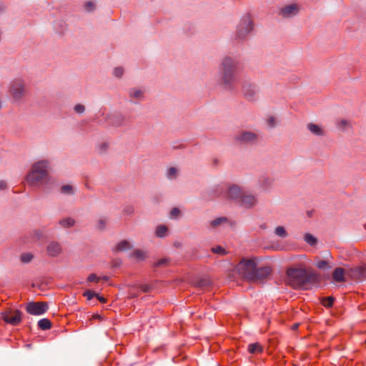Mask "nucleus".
<instances>
[{
  "instance_id": "nucleus-1",
  "label": "nucleus",
  "mask_w": 366,
  "mask_h": 366,
  "mask_svg": "<svg viewBox=\"0 0 366 366\" xmlns=\"http://www.w3.org/2000/svg\"><path fill=\"white\" fill-rule=\"evenodd\" d=\"M287 282L294 289H307L309 284L316 281V274L302 267H291L287 270Z\"/></svg>"
},
{
  "instance_id": "nucleus-2",
  "label": "nucleus",
  "mask_w": 366,
  "mask_h": 366,
  "mask_svg": "<svg viewBox=\"0 0 366 366\" xmlns=\"http://www.w3.org/2000/svg\"><path fill=\"white\" fill-rule=\"evenodd\" d=\"M49 162L41 160L34 163L26 177V182L32 186L43 184L48 178Z\"/></svg>"
},
{
  "instance_id": "nucleus-3",
  "label": "nucleus",
  "mask_w": 366,
  "mask_h": 366,
  "mask_svg": "<svg viewBox=\"0 0 366 366\" xmlns=\"http://www.w3.org/2000/svg\"><path fill=\"white\" fill-rule=\"evenodd\" d=\"M227 197L239 202L244 207L249 208L252 206L251 197L249 195H246L245 192L237 185L229 187Z\"/></svg>"
},
{
  "instance_id": "nucleus-4",
  "label": "nucleus",
  "mask_w": 366,
  "mask_h": 366,
  "mask_svg": "<svg viewBox=\"0 0 366 366\" xmlns=\"http://www.w3.org/2000/svg\"><path fill=\"white\" fill-rule=\"evenodd\" d=\"M222 80L226 86H230L234 80V64L231 58H224L222 61Z\"/></svg>"
},
{
  "instance_id": "nucleus-5",
  "label": "nucleus",
  "mask_w": 366,
  "mask_h": 366,
  "mask_svg": "<svg viewBox=\"0 0 366 366\" xmlns=\"http://www.w3.org/2000/svg\"><path fill=\"white\" fill-rule=\"evenodd\" d=\"M301 6L298 3H291L280 8L278 15L283 19H290L297 16L300 11Z\"/></svg>"
},
{
  "instance_id": "nucleus-6",
  "label": "nucleus",
  "mask_w": 366,
  "mask_h": 366,
  "mask_svg": "<svg viewBox=\"0 0 366 366\" xmlns=\"http://www.w3.org/2000/svg\"><path fill=\"white\" fill-rule=\"evenodd\" d=\"M236 270L242 278L252 280V259H243L236 266Z\"/></svg>"
},
{
  "instance_id": "nucleus-7",
  "label": "nucleus",
  "mask_w": 366,
  "mask_h": 366,
  "mask_svg": "<svg viewBox=\"0 0 366 366\" xmlns=\"http://www.w3.org/2000/svg\"><path fill=\"white\" fill-rule=\"evenodd\" d=\"M1 318L8 324L18 325L21 322V312L17 310H8L1 312Z\"/></svg>"
},
{
  "instance_id": "nucleus-8",
  "label": "nucleus",
  "mask_w": 366,
  "mask_h": 366,
  "mask_svg": "<svg viewBox=\"0 0 366 366\" xmlns=\"http://www.w3.org/2000/svg\"><path fill=\"white\" fill-rule=\"evenodd\" d=\"M48 310V305L44 302H29L26 307V312L32 315H41Z\"/></svg>"
},
{
  "instance_id": "nucleus-9",
  "label": "nucleus",
  "mask_w": 366,
  "mask_h": 366,
  "mask_svg": "<svg viewBox=\"0 0 366 366\" xmlns=\"http://www.w3.org/2000/svg\"><path fill=\"white\" fill-rule=\"evenodd\" d=\"M272 269L269 267H262L257 268L255 267L254 259L253 258V282H263L271 274Z\"/></svg>"
},
{
  "instance_id": "nucleus-10",
  "label": "nucleus",
  "mask_w": 366,
  "mask_h": 366,
  "mask_svg": "<svg viewBox=\"0 0 366 366\" xmlns=\"http://www.w3.org/2000/svg\"><path fill=\"white\" fill-rule=\"evenodd\" d=\"M10 94L15 99H20L24 94V86L21 79H16L12 81L10 89Z\"/></svg>"
},
{
  "instance_id": "nucleus-11",
  "label": "nucleus",
  "mask_w": 366,
  "mask_h": 366,
  "mask_svg": "<svg viewBox=\"0 0 366 366\" xmlns=\"http://www.w3.org/2000/svg\"><path fill=\"white\" fill-rule=\"evenodd\" d=\"M252 30V20L249 16L245 17L242 19L239 28L237 31V36L242 39L249 34Z\"/></svg>"
},
{
  "instance_id": "nucleus-12",
  "label": "nucleus",
  "mask_w": 366,
  "mask_h": 366,
  "mask_svg": "<svg viewBox=\"0 0 366 366\" xmlns=\"http://www.w3.org/2000/svg\"><path fill=\"white\" fill-rule=\"evenodd\" d=\"M274 184V179L269 176H262L259 177L257 187H259L261 190L267 191L271 189Z\"/></svg>"
},
{
  "instance_id": "nucleus-13",
  "label": "nucleus",
  "mask_w": 366,
  "mask_h": 366,
  "mask_svg": "<svg viewBox=\"0 0 366 366\" xmlns=\"http://www.w3.org/2000/svg\"><path fill=\"white\" fill-rule=\"evenodd\" d=\"M308 130L314 135L316 136H323L325 134V131L322 127L318 124H315L313 123H309L307 125Z\"/></svg>"
},
{
  "instance_id": "nucleus-14",
  "label": "nucleus",
  "mask_w": 366,
  "mask_h": 366,
  "mask_svg": "<svg viewBox=\"0 0 366 366\" xmlns=\"http://www.w3.org/2000/svg\"><path fill=\"white\" fill-rule=\"evenodd\" d=\"M61 248L59 244L51 242L47 247L48 254L51 256H56L61 252Z\"/></svg>"
},
{
  "instance_id": "nucleus-15",
  "label": "nucleus",
  "mask_w": 366,
  "mask_h": 366,
  "mask_svg": "<svg viewBox=\"0 0 366 366\" xmlns=\"http://www.w3.org/2000/svg\"><path fill=\"white\" fill-rule=\"evenodd\" d=\"M332 278L337 282H342L345 280V270L343 268L337 267L332 273Z\"/></svg>"
},
{
  "instance_id": "nucleus-16",
  "label": "nucleus",
  "mask_w": 366,
  "mask_h": 366,
  "mask_svg": "<svg viewBox=\"0 0 366 366\" xmlns=\"http://www.w3.org/2000/svg\"><path fill=\"white\" fill-rule=\"evenodd\" d=\"M274 233L280 238H286L288 236V232L283 226L277 227L274 230Z\"/></svg>"
},
{
  "instance_id": "nucleus-17",
  "label": "nucleus",
  "mask_w": 366,
  "mask_h": 366,
  "mask_svg": "<svg viewBox=\"0 0 366 366\" xmlns=\"http://www.w3.org/2000/svg\"><path fill=\"white\" fill-rule=\"evenodd\" d=\"M252 139V133L249 132H243L237 137V140L242 143L249 142Z\"/></svg>"
},
{
  "instance_id": "nucleus-18",
  "label": "nucleus",
  "mask_w": 366,
  "mask_h": 366,
  "mask_svg": "<svg viewBox=\"0 0 366 366\" xmlns=\"http://www.w3.org/2000/svg\"><path fill=\"white\" fill-rule=\"evenodd\" d=\"M38 326L43 330H49L51 327V321L48 319H41L38 322Z\"/></svg>"
},
{
  "instance_id": "nucleus-19",
  "label": "nucleus",
  "mask_w": 366,
  "mask_h": 366,
  "mask_svg": "<svg viewBox=\"0 0 366 366\" xmlns=\"http://www.w3.org/2000/svg\"><path fill=\"white\" fill-rule=\"evenodd\" d=\"M131 247L130 243L127 240H123L120 242L117 246H116V250L117 251H124Z\"/></svg>"
},
{
  "instance_id": "nucleus-20",
  "label": "nucleus",
  "mask_w": 366,
  "mask_h": 366,
  "mask_svg": "<svg viewBox=\"0 0 366 366\" xmlns=\"http://www.w3.org/2000/svg\"><path fill=\"white\" fill-rule=\"evenodd\" d=\"M167 232V227L164 225L158 226L156 229V235L159 237H164Z\"/></svg>"
},
{
  "instance_id": "nucleus-21",
  "label": "nucleus",
  "mask_w": 366,
  "mask_h": 366,
  "mask_svg": "<svg viewBox=\"0 0 366 366\" xmlns=\"http://www.w3.org/2000/svg\"><path fill=\"white\" fill-rule=\"evenodd\" d=\"M305 241L310 245H315L317 243L316 238L312 234L307 233L305 235Z\"/></svg>"
},
{
  "instance_id": "nucleus-22",
  "label": "nucleus",
  "mask_w": 366,
  "mask_h": 366,
  "mask_svg": "<svg viewBox=\"0 0 366 366\" xmlns=\"http://www.w3.org/2000/svg\"><path fill=\"white\" fill-rule=\"evenodd\" d=\"M335 299L332 297H325L322 300V304L326 307H330L334 303Z\"/></svg>"
},
{
  "instance_id": "nucleus-23",
  "label": "nucleus",
  "mask_w": 366,
  "mask_h": 366,
  "mask_svg": "<svg viewBox=\"0 0 366 366\" xmlns=\"http://www.w3.org/2000/svg\"><path fill=\"white\" fill-rule=\"evenodd\" d=\"M266 122H267V125L269 128L274 127L277 125V119L274 116H269L267 118Z\"/></svg>"
},
{
  "instance_id": "nucleus-24",
  "label": "nucleus",
  "mask_w": 366,
  "mask_h": 366,
  "mask_svg": "<svg viewBox=\"0 0 366 366\" xmlns=\"http://www.w3.org/2000/svg\"><path fill=\"white\" fill-rule=\"evenodd\" d=\"M59 223L62 227H69L74 225V220L71 218H66L61 220Z\"/></svg>"
},
{
  "instance_id": "nucleus-25",
  "label": "nucleus",
  "mask_w": 366,
  "mask_h": 366,
  "mask_svg": "<svg viewBox=\"0 0 366 366\" xmlns=\"http://www.w3.org/2000/svg\"><path fill=\"white\" fill-rule=\"evenodd\" d=\"M211 250L212 252L220 254V255H224L227 254V252L225 251V249L223 247H222L221 246H217V247H212Z\"/></svg>"
},
{
  "instance_id": "nucleus-26",
  "label": "nucleus",
  "mask_w": 366,
  "mask_h": 366,
  "mask_svg": "<svg viewBox=\"0 0 366 366\" xmlns=\"http://www.w3.org/2000/svg\"><path fill=\"white\" fill-rule=\"evenodd\" d=\"M133 256L137 259L142 260L146 257V253L142 250H136L134 252Z\"/></svg>"
},
{
  "instance_id": "nucleus-27",
  "label": "nucleus",
  "mask_w": 366,
  "mask_h": 366,
  "mask_svg": "<svg viewBox=\"0 0 366 366\" xmlns=\"http://www.w3.org/2000/svg\"><path fill=\"white\" fill-rule=\"evenodd\" d=\"M227 221V219L225 217H220V218H217L214 220H213L211 223V225L215 228L217 227V226H219L220 224L223 223V222H225Z\"/></svg>"
},
{
  "instance_id": "nucleus-28",
  "label": "nucleus",
  "mask_w": 366,
  "mask_h": 366,
  "mask_svg": "<svg viewBox=\"0 0 366 366\" xmlns=\"http://www.w3.org/2000/svg\"><path fill=\"white\" fill-rule=\"evenodd\" d=\"M33 258V255L31 253H24L21 254V259L23 262H29Z\"/></svg>"
},
{
  "instance_id": "nucleus-29",
  "label": "nucleus",
  "mask_w": 366,
  "mask_h": 366,
  "mask_svg": "<svg viewBox=\"0 0 366 366\" xmlns=\"http://www.w3.org/2000/svg\"><path fill=\"white\" fill-rule=\"evenodd\" d=\"M177 174V169L174 167H170L167 172V176L169 178H174Z\"/></svg>"
},
{
  "instance_id": "nucleus-30",
  "label": "nucleus",
  "mask_w": 366,
  "mask_h": 366,
  "mask_svg": "<svg viewBox=\"0 0 366 366\" xmlns=\"http://www.w3.org/2000/svg\"><path fill=\"white\" fill-rule=\"evenodd\" d=\"M84 296L86 297L87 298V300H92L94 297H96L97 295V293L91 291V290H86L84 292Z\"/></svg>"
},
{
  "instance_id": "nucleus-31",
  "label": "nucleus",
  "mask_w": 366,
  "mask_h": 366,
  "mask_svg": "<svg viewBox=\"0 0 366 366\" xmlns=\"http://www.w3.org/2000/svg\"><path fill=\"white\" fill-rule=\"evenodd\" d=\"M130 96L133 98L139 99L142 97V92L140 90H134L131 92Z\"/></svg>"
},
{
  "instance_id": "nucleus-32",
  "label": "nucleus",
  "mask_w": 366,
  "mask_h": 366,
  "mask_svg": "<svg viewBox=\"0 0 366 366\" xmlns=\"http://www.w3.org/2000/svg\"><path fill=\"white\" fill-rule=\"evenodd\" d=\"M337 125L339 128L345 129L348 127L349 122L345 119H342L338 122Z\"/></svg>"
},
{
  "instance_id": "nucleus-33",
  "label": "nucleus",
  "mask_w": 366,
  "mask_h": 366,
  "mask_svg": "<svg viewBox=\"0 0 366 366\" xmlns=\"http://www.w3.org/2000/svg\"><path fill=\"white\" fill-rule=\"evenodd\" d=\"M316 266L320 269H325L328 266L326 260H320L317 262Z\"/></svg>"
},
{
  "instance_id": "nucleus-34",
  "label": "nucleus",
  "mask_w": 366,
  "mask_h": 366,
  "mask_svg": "<svg viewBox=\"0 0 366 366\" xmlns=\"http://www.w3.org/2000/svg\"><path fill=\"white\" fill-rule=\"evenodd\" d=\"M262 350L263 348L259 343H253V353H260Z\"/></svg>"
},
{
  "instance_id": "nucleus-35",
  "label": "nucleus",
  "mask_w": 366,
  "mask_h": 366,
  "mask_svg": "<svg viewBox=\"0 0 366 366\" xmlns=\"http://www.w3.org/2000/svg\"><path fill=\"white\" fill-rule=\"evenodd\" d=\"M124 73V69L122 67H117L114 70V74L117 77H121Z\"/></svg>"
},
{
  "instance_id": "nucleus-36",
  "label": "nucleus",
  "mask_w": 366,
  "mask_h": 366,
  "mask_svg": "<svg viewBox=\"0 0 366 366\" xmlns=\"http://www.w3.org/2000/svg\"><path fill=\"white\" fill-rule=\"evenodd\" d=\"M61 192L65 194H70L72 192V187L70 185H64L61 187Z\"/></svg>"
},
{
  "instance_id": "nucleus-37",
  "label": "nucleus",
  "mask_w": 366,
  "mask_h": 366,
  "mask_svg": "<svg viewBox=\"0 0 366 366\" xmlns=\"http://www.w3.org/2000/svg\"><path fill=\"white\" fill-rule=\"evenodd\" d=\"M105 225H106V220L103 218H101L99 219L97 227L98 229H102L104 228Z\"/></svg>"
},
{
  "instance_id": "nucleus-38",
  "label": "nucleus",
  "mask_w": 366,
  "mask_h": 366,
  "mask_svg": "<svg viewBox=\"0 0 366 366\" xmlns=\"http://www.w3.org/2000/svg\"><path fill=\"white\" fill-rule=\"evenodd\" d=\"M100 280V277H98L95 274H91L88 278H87V280L89 282H98Z\"/></svg>"
},
{
  "instance_id": "nucleus-39",
  "label": "nucleus",
  "mask_w": 366,
  "mask_h": 366,
  "mask_svg": "<svg viewBox=\"0 0 366 366\" xmlns=\"http://www.w3.org/2000/svg\"><path fill=\"white\" fill-rule=\"evenodd\" d=\"M95 8V5L93 2L89 1L85 4V9L88 11H93Z\"/></svg>"
},
{
  "instance_id": "nucleus-40",
  "label": "nucleus",
  "mask_w": 366,
  "mask_h": 366,
  "mask_svg": "<svg viewBox=\"0 0 366 366\" xmlns=\"http://www.w3.org/2000/svg\"><path fill=\"white\" fill-rule=\"evenodd\" d=\"M180 214V210L178 208H173L170 212L172 217H177Z\"/></svg>"
},
{
  "instance_id": "nucleus-41",
  "label": "nucleus",
  "mask_w": 366,
  "mask_h": 366,
  "mask_svg": "<svg viewBox=\"0 0 366 366\" xmlns=\"http://www.w3.org/2000/svg\"><path fill=\"white\" fill-rule=\"evenodd\" d=\"M74 110L77 113H82L84 111V107L81 104H77L75 106Z\"/></svg>"
},
{
  "instance_id": "nucleus-42",
  "label": "nucleus",
  "mask_w": 366,
  "mask_h": 366,
  "mask_svg": "<svg viewBox=\"0 0 366 366\" xmlns=\"http://www.w3.org/2000/svg\"><path fill=\"white\" fill-rule=\"evenodd\" d=\"M168 262V259L167 258H163L159 260L156 264L155 266H162L163 264H166Z\"/></svg>"
},
{
  "instance_id": "nucleus-43",
  "label": "nucleus",
  "mask_w": 366,
  "mask_h": 366,
  "mask_svg": "<svg viewBox=\"0 0 366 366\" xmlns=\"http://www.w3.org/2000/svg\"><path fill=\"white\" fill-rule=\"evenodd\" d=\"M6 182L4 180L0 181V190H3L6 188Z\"/></svg>"
},
{
  "instance_id": "nucleus-44",
  "label": "nucleus",
  "mask_w": 366,
  "mask_h": 366,
  "mask_svg": "<svg viewBox=\"0 0 366 366\" xmlns=\"http://www.w3.org/2000/svg\"><path fill=\"white\" fill-rule=\"evenodd\" d=\"M96 297L102 303H105L107 302V300L104 297L99 296L98 294H97Z\"/></svg>"
},
{
  "instance_id": "nucleus-45",
  "label": "nucleus",
  "mask_w": 366,
  "mask_h": 366,
  "mask_svg": "<svg viewBox=\"0 0 366 366\" xmlns=\"http://www.w3.org/2000/svg\"><path fill=\"white\" fill-rule=\"evenodd\" d=\"M141 289L144 292H148L149 291V286H147V285H142L141 287Z\"/></svg>"
},
{
  "instance_id": "nucleus-46",
  "label": "nucleus",
  "mask_w": 366,
  "mask_h": 366,
  "mask_svg": "<svg viewBox=\"0 0 366 366\" xmlns=\"http://www.w3.org/2000/svg\"><path fill=\"white\" fill-rule=\"evenodd\" d=\"M92 319H95V320L97 319V320H102V317H101V316H100L99 315H98V314H95V315H94L92 316Z\"/></svg>"
},
{
  "instance_id": "nucleus-47",
  "label": "nucleus",
  "mask_w": 366,
  "mask_h": 366,
  "mask_svg": "<svg viewBox=\"0 0 366 366\" xmlns=\"http://www.w3.org/2000/svg\"><path fill=\"white\" fill-rule=\"evenodd\" d=\"M247 350L249 352L252 353V344L248 345Z\"/></svg>"
},
{
  "instance_id": "nucleus-48",
  "label": "nucleus",
  "mask_w": 366,
  "mask_h": 366,
  "mask_svg": "<svg viewBox=\"0 0 366 366\" xmlns=\"http://www.w3.org/2000/svg\"><path fill=\"white\" fill-rule=\"evenodd\" d=\"M297 327H298V324H295V325L292 326V329H293V330H296Z\"/></svg>"
},
{
  "instance_id": "nucleus-49",
  "label": "nucleus",
  "mask_w": 366,
  "mask_h": 366,
  "mask_svg": "<svg viewBox=\"0 0 366 366\" xmlns=\"http://www.w3.org/2000/svg\"><path fill=\"white\" fill-rule=\"evenodd\" d=\"M103 279H104V280H108V277H103Z\"/></svg>"
}]
</instances>
